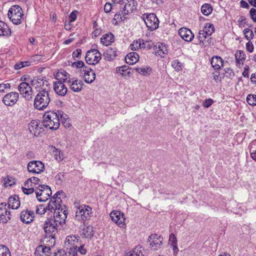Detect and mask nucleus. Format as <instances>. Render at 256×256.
<instances>
[{"label": "nucleus", "instance_id": "c85d7f7f", "mask_svg": "<svg viewBox=\"0 0 256 256\" xmlns=\"http://www.w3.org/2000/svg\"><path fill=\"white\" fill-rule=\"evenodd\" d=\"M210 63L214 70H218L223 66L224 61L220 56H214L212 58Z\"/></svg>", "mask_w": 256, "mask_h": 256}, {"label": "nucleus", "instance_id": "c9c22d12", "mask_svg": "<svg viewBox=\"0 0 256 256\" xmlns=\"http://www.w3.org/2000/svg\"><path fill=\"white\" fill-rule=\"evenodd\" d=\"M142 249V247L136 246L132 252L127 253L126 256H144Z\"/></svg>", "mask_w": 256, "mask_h": 256}, {"label": "nucleus", "instance_id": "1a4fd4ad", "mask_svg": "<svg viewBox=\"0 0 256 256\" xmlns=\"http://www.w3.org/2000/svg\"><path fill=\"white\" fill-rule=\"evenodd\" d=\"M18 90L21 95L28 100L32 99L33 90L30 84L26 82H21L18 86Z\"/></svg>", "mask_w": 256, "mask_h": 256}, {"label": "nucleus", "instance_id": "5fc2aeb1", "mask_svg": "<svg viewBox=\"0 0 256 256\" xmlns=\"http://www.w3.org/2000/svg\"><path fill=\"white\" fill-rule=\"evenodd\" d=\"M22 190L23 192L27 195L32 194L34 192H36V189H34V187H32L30 188H28L26 187H22Z\"/></svg>", "mask_w": 256, "mask_h": 256}, {"label": "nucleus", "instance_id": "f704fd0d", "mask_svg": "<svg viewBox=\"0 0 256 256\" xmlns=\"http://www.w3.org/2000/svg\"><path fill=\"white\" fill-rule=\"evenodd\" d=\"M69 74L64 70H62L61 72H57L56 75V78L58 80H62L63 82H67L68 76H69Z\"/></svg>", "mask_w": 256, "mask_h": 256}, {"label": "nucleus", "instance_id": "f03ea898", "mask_svg": "<svg viewBox=\"0 0 256 256\" xmlns=\"http://www.w3.org/2000/svg\"><path fill=\"white\" fill-rule=\"evenodd\" d=\"M50 91L46 88L40 90L36 96L34 107L38 110H44L48 106L50 101Z\"/></svg>", "mask_w": 256, "mask_h": 256}, {"label": "nucleus", "instance_id": "72a5a7b5", "mask_svg": "<svg viewBox=\"0 0 256 256\" xmlns=\"http://www.w3.org/2000/svg\"><path fill=\"white\" fill-rule=\"evenodd\" d=\"M126 2L124 8V11H127V12H132L136 9V2L134 0H126Z\"/></svg>", "mask_w": 256, "mask_h": 256}, {"label": "nucleus", "instance_id": "c03bdc74", "mask_svg": "<svg viewBox=\"0 0 256 256\" xmlns=\"http://www.w3.org/2000/svg\"><path fill=\"white\" fill-rule=\"evenodd\" d=\"M207 36H210L214 31V28L212 24L206 23L205 24L204 30H203Z\"/></svg>", "mask_w": 256, "mask_h": 256}, {"label": "nucleus", "instance_id": "f257e3e1", "mask_svg": "<svg viewBox=\"0 0 256 256\" xmlns=\"http://www.w3.org/2000/svg\"><path fill=\"white\" fill-rule=\"evenodd\" d=\"M68 116L62 111H50L46 112L44 116L42 125L44 127L50 130H57L60 126V121L66 127H70V124L66 122Z\"/></svg>", "mask_w": 256, "mask_h": 256}, {"label": "nucleus", "instance_id": "bf43d9fd", "mask_svg": "<svg viewBox=\"0 0 256 256\" xmlns=\"http://www.w3.org/2000/svg\"><path fill=\"white\" fill-rule=\"evenodd\" d=\"M114 20H116V24H117L118 22L124 21V19L122 18V15L120 12H117L115 14Z\"/></svg>", "mask_w": 256, "mask_h": 256}, {"label": "nucleus", "instance_id": "e433bc0d", "mask_svg": "<svg viewBox=\"0 0 256 256\" xmlns=\"http://www.w3.org/2000/svg\"><path fill=\"white\" fill-rule=\"evenodd\" d=\"M116 72L124 76H129L130 74V67L126 65L118 68Z\"/></svg>", "mask_w": 256, "mask_h": 256}, {"label": "nucleus", "instance_id": "ddd939ff", "mask_svg": "<svg viewBox=\"0 0 256 256\" xmlns=\"http://www.w3.org/2000/svg\"><path fill=\"white\" fill-rule=\"evenodd\" d=\"M42 122L40 124V122L32 120L28 125V129L30 134L34 136H38L44 132Z\"/></svg>", "mask_w": 256, "mask_h": 256}, {"label": "nucleus", "instance_id": "a878e982", "mask_svg": "<svg viewBox=\"0 0 256 256\" xmlns=\"http://www.w3.org/2000/svg\"><path fill=\"white\" fill-rule=\"evenodd\" d=\"M117 52L115 48H109L104 54V60L111 61L116 56Z\"/></svg>", "mask_w": 256, "mask_h": 256}, {"label": "nucleus", "instance_id": "f8f14e48", "mask_svg": "<svg viewBox=\"0 0 256 256\" xmlns=\"http://www.w3.org/2000/svg\"><path fill=\"white\" fill-rule=\"evenodd\" d=\"M28 170L30 172L34 174H40L44 169V165L40 160H32L28 163Z\"/></svg>", "mask_w": 256, "mask_h": 256}, {"label": "nucleus", "instance_id": "58836bf2", "mask_svg": "<svg viewBox=\"0 0 256 256\" xmlns=\"http://www.w3.org/2000/svg\"><path fill=\"white\" fill-rule=\"evenodd\" d=\"M208 36L207 34L204 32L202 30H200L199 31L198 36V38L200 42H202L204 46H206L207 44H208L210 42H208L209 40H208V44H206V42L205 41L206 38Z\"/></svg>", "mask_w": 256, "mask_h": 256}, {"label": "nucleus", "instance_id": "5701e85b", "mask_svg": "<svg viewBox=\"0 0 256 256\" xmlns=\"http://www.w3.org/2000/svg\"><path fill=\"white\" fill-rule=\"evenodd\" d=\"M62 202V200L60 198L54 200L51 198L48 205V210L51 212H53V210H56V209L60 210V208H61V206H62L61 204Z\"/></svg>", "mask_w": 256, "mask_h": 256}, {"label": "nucleus", "instance_id": "423d86ee", "mask_svg": "<svg viewBox=\"0 0 256 256\" xmlns=\"http://www.w3.org/2000/svg\"><path fill=\"white\" fill-rule=\"evenodd\" d=\"M92 208L88 206L82 205L78 208L75 218L78 220L85 221L91 216Z\"/></svg>", "mask_w": 256, "mask_h": 256}, {"label": "nucleus", "instance_id": "2eb2a0df", "mask_svg": "<svg viewBox=\"0 0 256 256\" xmlns=\"http://www.w3.org/2000/svg\"><path fill=\"white\" fill-rule=\"evenodd\" d=\"M10 212L8 210L6 204L2 202L0 204V222L6 223L10 220Z\"/></svg>", "mask_w": 256, "mask_h": 256}, {"label": "nucleus", "instance_id": "603ef678", "mask_svg": "<svg viewBox=\"0 0 256 256\" xmlns=\"http://www.w3.org/2000/svg\"><path fill=\"white\" fill-rule=\"evenodd\" d=\"M48 209V206H44V205L40 204L36 207V213L39 214H44Z\"/></svg>", "mask_w": 256, "mask_h": 256}, {"label": "nucleus", "instance_id": "bb28decb", "mask_svg": "<svg viewBox=\"0 0 256 256\" xmlns=\"http://www.w3.org/2000/svg\"><path fill=\"white\" fill-rule=\"evenodd\" d=\"M8 207L12 209H17L20 206V202L18 196L14 195L10 196L8 200Z\"/></svg>", "mask_w": 256, "mask_h": 256}, {"label": "nucleus", "instance_id": "4be33fe9", "mask_svg": "<svg viewBox=\"0 0 256 256\" xmlns=\"http://www.w3.org/2000/svg\"><path fill=\"white\" fill-rule=\"evenodd\" d=\"M178 34L180 37L186 42L192 41L194 38V34L192 31L187 28H180L178 30Z\"/></svg>", "mask_w": 256, "mask_h": 256}, {"label": "nucleus", "instance_id": "aec40b11", "mask_svg": "<svg viewBox=\"0 0 256 256\" xmlns=\"http://www.w3.org/2000/svg\"><path fill=\"white\" fill-rule=\"evenodd\" d=\"M79 237L76 235H70L66 236L65 240L66 248L78 247L81 240H79Z\"/></svg>", "mask_w": 256, "mask_h": 256}, {"label": "nucleus", "instance_id": "2f4dec72", "mask_svg": "<svg viewBox=\"0 0 256 256\" xmlns=\"http://www.w3.org/2000/svg\"><path fill=\"white\" fill-rule=\"evenodd\" d=\"M10 29L7 24L0 20V36H10Z\"/></svg>", "mask_w": 256, "mask_h": 256}, {"label": "nucleus", "instance_id": "e2e57ef3", "mask_svg": "<svg viewBox=\"0 0 256 256\" xmlns=\"http://www.w3.org/2000/svg\"><path fill=\"white\" fill-rule=\"evenodd\" d=\"M250 14L252 20L256 22V9L252 8L250 11Z\"/></svg>", "mask_w": 256, "mask_h": 256}, {"label": "nucleus", "instance_id": "0eeeda50", "mask_svg": "<svg viewBox=\"0 0 256 256\" xmlns=\"http://www.w3.org/2000/svg\"><path fill=\"white\" fill-rule=\"evenodd\" d=\"M143 16V20L149 30L153 31L158 28L159 20L156 14L150 13Z\"/></svg>", "mask_w": 256, "mask_h": 256}, {"label": "nucleus", "instance_id": "4c0bfd02", "mask_svg": "<svg viewBox=\"0 0 256 256\" xmlns=\"http://www.w3.org/2000/svg\"><path fill=\"white\" fill-rule=\"evenodd\" d=\"M212 11V7L211 4H204L201 8V12L204 16L210 15Z\"/></svg>", "mask_w": 256, "mask_h": 256}, {"label": "nucleus", "instance_id": "de8ad7c7", "mask_svg": "<svg viewBox=\"0 0 256 256\" xmlns=\"http://www.w3.org/2000/svg\"><path fill=\"white\" fill-rule=\"evenodd\" d=\"M246 102L250 106H256V95L248 94L246 97Z\"/></svg>", "mask_w": 256, "mask_h": 256}, {"label": "nucleus", "instance_id": "3c124183", "mask_svg": "<svg viewBox=\"0 0 256 256\" xmlns=\"http://www.w3.org/2000/svg\"><path fill=\"white\" fill-rule=\"evenodd\" d=\"M30 65V62L28 61L21 62L19 63L16 64L14 66V68L16 70H19L22 68L29 66Z\"/></svg>", "mask_w": 256, "mask_h": 256}, {"label": "nucleus", "instance_id": "20e7f679", "mask_svg": "<svg viewBox=\"0 0 256 256\" xmlns=\"http://www.w3.org/2000/svg\"><path fill=\"white\" fill-rule=\"evenodd\" d=\"M58 227V226L56 224H55V222L52 218H48L44 222L43 228L46 233L50 237H51L50 240L51 244L55 242V238L54 236L55 235V232H56Z\"/></svg>", "mask_w": 256, "mask_h": 256}, {"label": "nucleus", "instance_id": "4468645a", "mask_svg": "<svg viewBox=\"0 0 256 256\" xmlns=\"http://www.w3.org/2000/svg\"><path fill=\"white\" fill-rule=\"evenodd\" d=\"M19 94L16 92H11L7 94L3 98V102L8 106H11L15 104L18 100Z\"/></svg>", "mask_w": 256, "mask_h": 256}, {"label": "nucleus", "instance_id": "338daca9", "mask_svg": "<svg viewBox=\"0 0 256 256\" xmlns=\"http://www.w3.org/2000/svg\"><path fill=\"white\" fill-rule=\"evenodd\" d=\"M28 180L30 182H32V184L34 186L38 184L40 182V180L39 178L35 176H32L28 178Z\"/></svg>", "mask_w": 256, "mask_h": 256}, {"label": "nucleus", "instance_id": "b1692460", "mask_svg": "<svg viewBox=\"0 0 256 256\" xmlns=\"http://www.w3.org/2000/svg\"><path fill=\"white\" fill-rule=\"evenodd\" d=\"M93 227L91 226H84L80 232V236L85 239L91 238L94 236Z\"/></svg>", "mask_w": 256, "mask_h": 256}, {"label": "nucleus", "instance_id": "a211bd4d", "mask_svg": "<svg viewBox=\"0 0 256 256\" xmlns=\"http://www.w3.org/2000/svg\"><path fill=\"white\" fill-rule=\"evenodd\" d=\"M67 83L69 84L70 89L76 92L82 90L84 84L82 80L74 78L68 80Z\"/></svg>", "mask_w": 256, "mask_h": 256}, {"label": "nucleus", "instance_id": "8fccbe9b", "mask_svg": "<svg viewBox=\"0 0 256 256\" xmlns=\"http://www.w3.org/2000/svg\"><path fill=\"white\" fill-rule=\"evenodd\" d=\"M78 252H79L82 255L86 254L87 252V249L84 244H82V241L79 243L78 247L77 248Z\"/></svg>", "mask_w": 256, "mask_h": 256}, {"label": "nucleus", "instance_id": "393cba45", "mask_svg": "<svg viewBox=\"0 0 256 256\" xmlns=\"http://www.w3.org/2000/svg\"><path fill=\"white\" fill-rule=\"evenodd\" d=\"M154 47L156 54L162 57L164 54L168 53L166 47L162 43H157Z\"/></svg>", "mask_w": 256, "mask_h": 256}, {"label": "nucleus", "instance_id": "7ed1b4c3", "mask_svg": "<svg viewBox=\"0 0 256 256\" xmlns=\"http://www.w3.org/2000/svg\"><path fill=\"white\" fill-rule=\"evenodd\" d=\"M8 16L10 20L16 25L21 24L24 19L22 10L18 5L12 6L8 11Z\"/></svg>", "mask_w": 256, "mask_h": 256}, {"label": "nucleus", "instance_id": "13d9d810", "mask_svg": "<svg viewBox=\"0 0 256 256\" xmlns=\"http://www.w3.org/2000/svg\"><path fill=\"white\" fill-rule=\"evenodd\" d=\"M226 76L230 78H232L234 76V73L233 70L230 68H226L224 69Z\"/></svg>", "mask_w": 256, "mask_h": 256}, {"label": "nucleus", "instance_id": "79ce46f5", "mask_svg": "<svg viewBox=\"0 0 256 256\" xmlns=\"http://www.w3.org/2000/svg\"><path fill=\"white\" fill-rule=\"evenodd\" d=\"M78 247L66 248L67 251L63 253L64 256H78Z\"/></svg>", "mask_w": 256, "mask_h": 256}, {"label": "nucleus", "instance_id": "69168bd1", "mask_svg": "<svg viewBox=\"0 0 256 256\" xmlns=\"http://www.w3.org/2000/svg\"><path fill=\"white\" fill-rule=\"evenodd\" d=\"M10 84H0V92H3L6 89H10Z\"/></svg>", "mask_w": 256, "mask_h": 256}, {"label": "nucleus", "instance_id": "680f3d73", "mask_svg": "<svg viewBox=\"0 0 256 256\" xmlns=\"http://www.w3.org/2000/svg\"><path fill=\"white\" fill-rule=\"evenodd\" d=\"M72 66L74 67H76L77 68H82L84 69V68L85 67V65L84 62L82 61H77L74 63H72Z\"/></svg>", "mask_w": 256, "mask_h": 256}, {"label": "nucleus", "instance_id": "37998d69", "mask_svg": "<svg viewBox=\"0 0 256 256\" xmlns=\"http://www.w3.org/2000/svg\"><path fill=\"white\" fill-rule=\"evenodd\" d=\"M256 145V141H253L249 144L248 148L251 158L254 160H256V150L254 148V146Z\"/></svg>", "mask_w": 256, "mask_h": 256}, {"label": "nucleus", "instance_id": "412c9836", "mask_svg": "<svg viewBox=\"0 0 256 256\" xmlns=\"http://www.w3.org/2000/svg\"><path fill=\"white\" fill-rule=\"evenodd\" d=\"M52 246H38L36 248L34 252V254L36 256H49L48 253L51 250L50 247H52Z\"/></svg>", "mask_w": 256, "mask_h": 256}, {"label": "nucleus", "instance_id": "9b49d317", "mask_svg": "<svg viewBox=\"0 0 256 256\" xmlns=\"http://www.w3.org/2000/svg\"><path fill=\"white\" fill-rule=\"evenodd\" d=\"M112 220L120 228H125L126 220L124 214L119 210H113L110 214Z\"/></svg>", "mask_w": 256, "mask_h": 256}, {"label": "nucleus", "instance_id": "ea45409f", "mask_svg": "<svg viewBox=\"0 0 256 256\" xmlns=\"http://www.w3.org/2000/svg\"><path fill=\"white\" fill-rule=\"evenodd\" d=\"M52 218L54 220L55 224H56L58 226H61L65 223L66 218H65L64 214L58 216V214H54V218Z\"/></svg>", "mask_w": 256, "mask_h": 256}, {"label": "nucleus", "instance_id": "a18cd8bd", "mask_svg": "<svg viewBox=\"0 0 256 256\" xmlns=\"http://www.w3.org/2000/svg\"><path fill=\"white\" fill-rule=\"evenodd\" d=\"M53 212L54 214H58V216H61L62 214H64L65 218H67L68 212L65 206H64V208H62V206L61 208H60V210H58V209H56V210H53Z\"/></svg>", "mask_w": 256, "mask_h": 256}, {"label": "nucleus", "instance_id": "7c9ffc66", "mask_svg": "<svg viewBox=\"0 0 256 256\" xmlns=\"http://www.w3.org/2000/svg\"><path fill=\"white\" fill-rule=\"evenodd\" d=\"M114 41V36L112 33L104 34L100 38L101 43L106 46L110 45Z\"/></svg>", "mask_w": 256, "mask_h": 256}, {"label": "nucleus", "instance_id": "49530a36", "mask_svg": "<svg viewBox=\"0 0 256 256\" xmlns=\"http://www.w3.org/2000/svg\"><path fill=\"white\" fill-rule=\"evenodd\" d=\"M0 256H10L9 249L4 245H0Z\"/></svg>", "mask_w": 256, "mask_h": 256}, {"label": "nucleus", "instance_id": "cd10ccee", "mask_svg": "<svg viewBox=\"0 0 256 256\" xmlns=\"http://www.w3.org/2000/svg\"><path fill=\"white\" fill-rule=\"evenodd\" d=\"M139 58V56L136 52H130L126 55L125 60L127 64L131 65L136 64Z\"/></svg>", "mask_w": 256, "mask_h": 256}, {"label": "nucleus", "instance_id": "c756f323", "mask_svg": "<svg viewBox=\"0 0 256 256\" xmlns=\"http://www.w3.org/2000/svg\"><path fill=\"white\" fill-rule=\"evenodd\" d=\"M45 82L48 83L45 77L36 76L31 81V84L33 86L38 88L44 86Z\"/></svg>", "mask_w": 256, "mask_h": 256}, {"label": "nucleus", "instance_id": "a19ab883", "mask_svg": "<svg viewBox=\"0 0 256 256\" xmlns=\"http://www.w3.org/2000/svg\"><path fill=\"white\" fill-rule=\"evenodd\" d=\"M134 70L140 74L142 76L150 75L152 68L150 67L148 68H138L136 67Z\"/></svg>", "mask_w": 256, "mask_h": 256}, {"label": "nucleus", "instance_id": "0e129e2a", "mask_svg": "<svg viewBox=\"0 0 256 256\" xmlns=\"http://www.w3.org/2000/svg\"><path fill=\"white\" fill-rule=\"evenodd\" d=\"M213 103V100L211 98H208L204 100L202 105L204 108H209Z\"/></svg>", "mask_w": 256, "mask_h": 256}, {"label": "nucleus", "instance_id": "9d476101", "mask_svg": "<svg viewBox=\"0 0 256 256\" xmlns=\"http://www.w3.org/2000/svg\"><path fill=\"white\" fill-rule=\"evenodd\" d=\"M162 238L157 234H152L149 236L148 242L151 250H157L161 248L162 244Z\"/></svg>", "mask_w": 256, "mask_h": 256}, {"label": "nucleus", "instance_id": "052dcab7", "mask_svg": "<svg viewBox=\"0 0 256 256\" xmlns=\"http://www.w3.org/2000/svg\"><path fill=\"white\" fill-rule=\"evenodd\" d=\"M77 13L78 11L74 10L70 14L69 16L70 22H73L76 20L77 18Z\"/></svg>", "mask_w": 256, "mask_h": 256}, {"label": "nucleus", "instance_id": "473e14b6", "mask_svg": "<svg viewBox=\"0 0 256 256\" xmlns=\"http://www.w3.org/2000/svg\"><path fill=\"white\" fill-rule=\"evenodd\" d=\"M235 58L236 63V66H238V64H243L244 62L245 58V54H244L243 51L238 50L235 54Z\"/></svg>", "mask_w": 256, "mask_h": 256}, {"label": "nucleus", "instance_id": "4d7b16f0", "mask_svg": "<svg viewBox=\"0 0 256 256\" xmlns=\"http://www.w3.org/2000/svg\"><path fill=\"white\" fill-rule=\"evenodd\" d=\"M138 40H134L133 42L130 45V48L133 50H136L138 49H140V45L139 44Z\"/></svg>", "mask_w": 256, "mask_h": 256}, {"label": "nucleus", "instance_id": "f3484780", "mask_svg": "<svg viewBox=\"0 0 256 256\" xmlns=\"http://www.w3.org/2000/svg\"><path fill=\"white\" fill-rule=\"evenodd\" d=\"M84 72V78L86 82L91 84L96 78V74L94 70L88 66H85L82 69Z\"/></svg>", "mask_w": 256, "mask_h": 256}, {"label": "nucleus", "instance_id": "6e6d98bb", "mask_svg": "<svg viewBox=\"0 0 256 256\" xmlns=\"http://www.w3.org/2000/svg\"><path fill=\"white\" fill-rule=\"evenodd\" d=\"M169 244L171 246L177 244V239L176 236L172 233L169 236Z\"/></svg>", "mask_w": 256, "mask_h": 256}, {"label": "nucleus", "instance_id": "09e8293b", "mask_svg": "<svg viewBox=\"0 0 256 256\" xmlns=\"http://www.w3.org/2000/svg\"><path fill=\"white\" fill-rule=\"evenodd\" d=\"M243 32L246 40H250L254 38V34L251 30L246 28L244 30Z\"/></svg>", "mask_w": 256, "mask_h": 256}, {"label": "nucleus", "instance_id": "6ab92c4d", "mask_svg": "<svg viewBox=\"0 0 256 256\" xmlns=\"http://www.w3.org/2000/svg\"><path fill=\"white\" fill-rule=\"evenodd\" d=\"M34 218V213L33 211L28 210H23L20 214V220L26 224H29L32 222Z\"/></svg>", "mask_w": 256, "mask_h": 256}, {"label": "nucleus", "instance_id": "6e6552de", "mask_svg": "<svg viewBox=\"0 0 256 256\" xmlns=\"http://www.w3.org/2000/svg\"><path fill=\"white\" fill-rule=\"evenodd\" d=\"M101 59V54L96 49H92L88 51L85 60L88 64L94 65L98 63Z\"/></svg>", "mask_w": 256, "mask_h": 256}, {"label": "nucleus", "instance_id": "774afa93", "mask_svg": "<svg viewBox=\"0 0 256 256\" xmlns=\"http://www.w3.org/2000/svg\"><path fill=\"white\" fill-rule=\"evenodd\" d=\"M112 9V4L110 2H106L104 7V10L106 13L110 12Z\"/></svg>", "mask_w": 256, "mask_h": 256}, {"label": "nucleus", "instance_id": "864d4df0", "mask_svg": "<svg viewBox=\"0 0 256 256\" xmlns=\"http://www.w3.org/2000/svg\"><path fill=\"white\" fill-rule=\"evenodd\" d=\"M172 66L176 71H180L182 70V63L178 60H174L172 62Z\"/></svg>", "mask_w": 256, "mask_h": 256}, {"label": "nucleus", "instance_id": "39448f33", "mask_svg": "<svg viewBox=\"0 0 256 256\" xmlns=\"http://www.w3.org/2000/svg\"><path fill=\"white\" fill-rule=\"evenodd\" d=\"M52 194L50 188L47 185H40L36 188V197L40 202L46 201L52 195Z\"/></svg>", "mask_w": 256, "mask_h": 256}, {"label": "nucleus", "instance_id": "dca6fc26", "mask_svg": "<svg viewBox=\"0 0 256 256\" xmlns=\"http://www.w3.org/2000/svg\"><path fill=\"white\" fill-rule=\"evenodd\" d=\"M64 82L58 80L54 82V90L56 93L60 96H64L68 92V88Z\"/></svg>", "mask_w": 256, "mask_h": 256}]
</instances>
